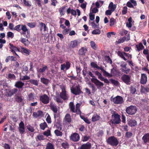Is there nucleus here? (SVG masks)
<instances>
[{
  "label": "nucleus",
  "instance_id": "09e8293b",
  "mask_svg": "<svg viewBox=\"0 0 149 149\" xmlns=\"http://www.w3.org/2000/svg\"><path fill=\"white\" fill-rule=\"evenodd\" d=\"M32 84H33L35 86L38 85V81L35 79H31L29 81Z\"/></svg>",
  "mask_w": 149,
  "mask_h": 149
},
{
  "label": "nucleus",
  "instance_id": "473e14b6",
  "mask_svg": "<svg viewBox=\"0 0 149 149\" xmlns=\"http://www.w3.org/2000/svg\"><path fill=\"white\" fill-rule=\"evenodd\" d=\"M100 117L99 115L97 114L94 115L92 116L91 119L93 122H95L98 120L100 118Z\"/></svg>",
  "mask_w": 149,
  "mask_h": 149
},
{
  "label": "nucleus",
  "instance_id": "f704fd0d",
  "mask_svg": "<svg viewBox=\"0 0 149 149\" xmlns=\"http://www.w3.org/2000/svg\"><path fill=\"white\" fill-rule=\"evenodd\" d=\"M40 128L41 130H44L45 128L48 127L47 123L45 122L41 123L40 125Z\"/></svg>",
  "mask_w": 149,
  "mask_h": 149
},
{
  "label": "nucleus",
  "instance_id": "4d7b16f0",
  "mask_svg": "<svg viewBox=\"0 0 149 149\" xmlns=\"http://www.w3.org/2000/svg\"><path fill=\"white\" fill-rule=\"evenodd\" d=\"M120 70L122 72H124L126 74L129 73L130 71V68H127L126 69H125L123 68H121Z\"/></svg>",
  "mask_w": 149,
  "mask_h": 149
},
{
  "label": "nucleus",
  "instance_id": "c85d7f7f",
  "mask_svg": "<svg viewBox=\"0 0 149 149\" xmlns=\"http://www.w3.org/2000/svg\"><path fill=\"white\" fill-rule=\"evenodd\" d=\"M125 52L118 51L117 52V54L121 58H123L125 61H127V59L125 57Z\"/></svg>",
  "mask_w": 149,
  "mask_h": 149
},
{
  "label": "nucleus",
  "instance_id": "79ce46f5",
  "mask_svg": "<svg viewBox=\"0 0 149 149\" xmlns=\"http://www.w3.org/2000/svg\"><path fill=\"white\" fill-rule=\"evenodd\" d=\"M70 108V111L73 113H75V107L74 103L72 102H70L69 104Z\"/></svg>",
  "mask_w": 149,
  "mask_h": 149
},
{
  "label": "nucleus",
  "instance_id": "72a5a7b5",
  "mask_svg": "<svg viewBox=\"0 0 149 149\" xmlns=\"http://www.w3.org/2000/svg\"><path fill=\"white\" fill-rule=\"evenodd\" d=\"M116 8V6L115 5H113V3L112 2H111L108 7L109 9H111L112 11H114Z\"/></svg>",
  "mask_w": 149,
  "mask_h": 149
},
{
  "label": "nucleus",
  "instance_id": "6e6d98bb",
  "mask_svg": "<svg viewBox=\"0 0 149 149\" xmlns=\"http://www.w3.org/2000/svg\"><path fill=\"white\" fill-rule=\"evenodd\" d=\"M43 134L47 136H50L51 135V132L50 130H47V131L44 132Z\"/></svg>",
  "mask_w": 149,
  "mask_h": 149
},
{
  "label": "nucleus",
  "instance_id": "603ef678",
  "mask_svg": "<svg viewBox=\"0 0 149 149\" xmlns=\"http://www.w3.org/2000/svg\"><path fill=\"white\" fill-rule=\"evenodd\" d=\"M27 129L29 131L31 132H33L35 130L34 129L33 127L31 126L30 125H28L27 127Z\"/></svg>",
  "mask_w": 149,
  "mask_h": 149
},
{
  "label": "nucleus",
  "instance_id": "680f3d73",
  "mask_svg": "<svg viewBox=\"0 0 149 149\" xmlns=\"http://www.w3.org/2000/svg\"><path fill=\"white\" fill-rule=\"evenodd\" d=\"M14 36V34L11 32H8L7 33V36L8 38H12Z\"/></svg>",
  "mask_w": 149,
  "mask_h": 149
},
{
  "label": "nucleus",
  "instance_id": "f8f14e48",
  "mask_svg": "<svg viewBox=\"0 0 149 149\" xmlns=\"http://www.w3.org/2000/svg\"><path fill=\"white\" fill-rule=\"evenodd\" d=\"M39 99L42 102L45 104H48L49 102V97L45 94L40 96Z\"/></svg>",
  "mask_w": 149,
  "mask_h": 149
},
{
  "label": "nucleus",
  "instance_id": "e2e57ef3",
  "mask_svg": "<svg viewBox=\"0 0 149 149\" xmlns=\"http://www.w3.org/2000/svg\"><path fill=\"white\" fill-rule=\"evenodd\" d=\"M125 40L123 38H121L119 39L117 41H116V45H117L123 42Z\"/></svg>",
  "mask_w": 149,
  "mask_h": 149
},
{
  "label": "nucleus",
  "instance_id": "cd10ccee",
  "mask_svg": "<svg viewBox=\"0 0 149 149\" xmlns=\"http://www.w3.org/2000/svg\"><path fill=\"white\" fill-rule=\"evenodd\" d=\"M21 51L22 53L25 54L26 55H28L30 54V50L24 47H21Z\"/></svg>",
  "mask_w": 149,
  "mask_h": 149
},
{
  "label": "nucleus",
  "instance_id": "f3484780",
  "mask_svg": "<svg viewBox=\"0 0 149 149\" xmlns=\"http://www.w3.org/2000/svg\"><path fill=\"white\" fill-rule=\"evenodd\" d=\"M63 122L66 124L70 123L71 122V116L69 114H67L65 115L63 119Z\"/></svg>",
  "mask_w": 149,
  "mask_h": 149
},
{
  "label": "nucleus",
  "instance_id": "1a4fd4ad",
  "mask_svg": "<svg viewBox=\"0 0 149 149\" xmlns=\"http://www.w3.org/2000/svg\"><path fill=\"white\" fill-rule=\"evenodd\" d=\"M131 76L129 75L124 74L121 77V79L127 85L130 84L131 82Z\"/></svg>",
  "mask_w": 149,
  "mask_h": 149
},
{
  "label": "nucleus",
  "instance_id": "4be33fe9",
  "mask_svg": "<svg viewBox=\"0 0 149 149\" xmlns=\"http://www.w3.org/2000/svg\"><path fill=\"white\" fill-rule=\"evenodd\" d=\"M77 40H75L71 41L69 45V47L71 48H74L76 47L79 43L78 42Z\"/></svg>",
  "mask_w": 149,
  "mask_h": 149
},
{
  "label": "nucleus",
  "instance_id": "a19ab883",
  "mask_svg": "<svg viewBox=\"0 0 149 149\" xmlns=\"http://www.w3.org/2000/svg\"><path fill=\"white\" fill-rule=\"evenodd\" d=\"M61 130H56L54 131V133L56 136H61L63 135V133Z\"/></svg>",
  "mask_w": 149,
  "mask_h": 149
},
{
  "label": "nucleus",
  "instance_id": "412c9836",
  "mask_svg": "<svg viewBox=\"0 0 149 149\" xmlns=\"http://www.w3.org/2000/svg\"><path fill=\"white\" fill-rule=\"evenodd\" d=\"M39 26L40 27V31H42L43 29V31H45L47 29V27L46 26L45 24L42 22H40L39 23Z\"/></svg>",
  "mask_w": 149,
  "mask_h": 149
},
{
  "label": "nucleus",
  "instance_id": "774afa93",
  "mask_svg": "<svg viewBox=\"0 0 149 149\" xmlns=\"http://www.w3.org/2000/svg\"><path fill=\"white\" fill-rule=\"evenodd\" d=\"M27 25L31 28H33L36 26V24L33 22H30L27 24Z\"/></svg>",
  "mask_w": 149,
  "mask_h": 149
},
{
  "label": "nucleus",
  "instance_id": "f03ea898",
  "mask_svg": "<svg viewBox=\"0 0 149 149\" xmlns=\"http://www.w3.org/2000/svg\"><path fill=\"white\" fill-rule=\"evenodd\" d=\"M106 141L107 144L112 146H116L119 143V141L114 136L109 137Z\"/></svg>",
  "mask_w": 149,
  "mask_h": 149
},
{
  "label": "nucleus",
  "instance_id": "338daca9",
  "mask_svg": "<svg viewBox=\"0 0 149 149\" xmlns=\"http://www.w3.org/2000/svg\"><path fill=\"white\" fill-rule=\"evenodd\" d=\"M123 38L125 41H127L130 40V34H128L126 36Z\"/></svg>",
  "mask_w": 149,
  "mask_h": 149
},
{
  "label": "nucleus",
  "instance_id": "052dcab7",
  "mask_svg": "<svg viewBox=\"0 0 149 149\" xmlns=\"http://www.w3.org/2000/svg\"><path fill=\"white\" fill-rule=\"evenodd\" d=\"M105 59L107 61L108 63H109L110 64H112V61L109 56H105Z\"/></svg>",
  "mask_w": 149,
  "mask_h": 149
},
{
  "label": "nucleus",
  "instance_id": "37998d69",
  "mask_svg": "<svg viewBox=\"0 0 149 149\" xmlns=\"http://www.w3.org/2000/svg\"><path fill=\"white\" fill-rule=\"evenodd\" d=\"M75 112L77 114H81V112L79 108V104L77 103L76 105V109L75 110Z\"/></svg>",
  "mask_w": 149,
  "mask_h": 149
},
{
  "label": "nucleus",
  "instance_id": "423d86ee",
  "mask_svg": "<svg viewBox=\"0 0 149 149\" xmlns=\"http://www.w3.org/2000/svg\"><path fill=\"white\" fill-rule=\"evenodd\" d=\"M49 107L51 110L54 113V117L55 119L56 118V113H57L58 111V107L56 104L52 102H50Z\"/></svg>",
  "mask_w": 149,
  "mask_h": 149
},
{
  "label": "nucleus",
  "instance_id": "393cba45",
  "mask_svg": "<svg viewBox=\"0 0 149 149\" xmlns=\"http://www.w3.org/2000/svg\"><path fill=\"white\" fill-rule=\"evenodd\" d=\"M9 45L10 46V48L11 49V51L12 52H13V51L18 52H20L19 49L16 47L14 46L13 44H11V43H10Z\"/></svg>",
  "mask_w": 149,
  "mask_h": 149
},
{
  "label": "nucleus",
  "instance_id": "0e129e2a",
  "mask_svg": "<svg viewBox=\"0 0 149 149\" xmlns=\"http://www.w3.org/2000/svg\"><path fill=\"white\" fill-rule=\"evenodd\" d=\"M104 134V132L102 130H100L98 132L97 134L96 135L98 137H100L102 136Z\"/></svg>",
  "mask_w": 149,
  "mask_h": 149
},
{
  "label": "nucleus",
  "instance_id": "5701e85b",
  "mask_svg": "<svg viewBox=\"0 0 149 149\" xmlns=\"http://www.w3.org/2000/svg\"><path fill=\"white\" fill-rule=\"evenodd\" d=\"M18 90L17 88H14L11 90L8 91V95L9 96H11L14 94H15L17 91Z\"/></svg>",
  "mask_w": 149,
  "mask_h": 149
},
{
  "label": "nucleus",
  "instance_id": "58836bf2",
  "mask_svg": "<svg viewBox=\"0 0 149 149\" xmlns=\"http://www.w3.org/2000/svg\"><path fill=\"white\" fill-rule=\"evenodd\" d=\"M91 66L94 68H97V69L100 70L101 69L102 67H99L94 62H92L91 63Z\"/></svg>",
  "mask_w": 149,
  "mask_h": 149
},
{
  "label": "nucleus",
  "instance_id": "bf43d9fd",
  "mask_svg": "<svg viewBox=\"0 0 149 149\" xmlns=\"http://www.w3.org/2000/svg\"><path fill=\"white\" fill-rule=\"evenodd\" d=\"M36 137L38 140L39 141L43 140L45 139L43 135H41L40 134L37 135Z\"/></svg>",
  "mask_w": 149,
  "mask_h": 149
},
{
  "label": "nucleus",
  "instance_id": "b1692460",
  "mask_svg": "<svg viewBox=\"0 0 149 149\" xmlns=\"http://www.w3.org/2000/svg\"><path fill=\"white\" fill-rule=\"evenodd\" d=\"M129 125L130 127H134L137 124L136 121L135 120H130L128 122Z\"/></svg>",
  "mask_w": 149,
  "mask_h": 149
},
{
  "label": "nucleus",
  "instance_id": "7ed1b4c3",
  "mask_svg": "<svg viewBox=\"0 0 149 149\" xmlns=\"http://www.w3.org/2000/svg\"><path fill=\"white\" fill-rule=\"evenodd\" d=\"M112 119L110 121L109 123L111 125L114 124L115 125L118 124L120 123L121 119L120 118V116L118 113H114L111 115Z\"/></svg>",
  "mask_w": 149,
  "mask_h": 149
},
{
  "label": "nucleus",
  "instance_id": "ea45409f",
  "mask_svg": "<svg viewBox=\"0 0 149 149\" xmlns=\"http://www.w3.org/2000/svg\"><path fill=\"white\" fill-rule=\"evenodd\" d=\"M15 100L18 103L21 102L23 99L22 98V96L16 95L15 96Z\"/></svg>",
  "mask_w": 149,
  "mask_h": 149
},
{
  "label": "nucleus",
  "instance_id": "49530a36",
  "mask_svg": "<svg viewBox=\"0 0 149 149\" xmlns=\"http://www.w3.org/2000/svg\"><path fill=\"white\" fill-rule=\"evenodd\" d=\"M90 138V136L88 134H86L82 137V140L83 142L86 141L88 140Z\"/></svg>",
  "mask_w": 149,
  "mask_h": 149
},
{
  "label": "nucleus",
  "instance_id": "4468645a",
  "mask_svg": "<svg viewBox=\"0 0 149 149\" xmlns=\"http://www.w3.org/2000/svg\"><path fill=\"white\" fill-rule=\"evenodd\" d=\"M18 130L19 133L21 134H23L25 132V125L23 122L21 121L19 125Z\"/></svg>",
  "mask_w": 149,
  "mask_h": 149
},
{
  "label": "nucleus",
  "instance_id": "20e7f679",
  "mask_svg": "<svg viewBox=\"0 0 149 149\" xmlns=\"http://www.w3.org/2000/svg\"><path fill=\"white\" fill-rule=\"evenodd\" d=\"M110 100L116 104H121L123 102V98L120 96H117L114 98L112 96L111 97Z\"/></svg>",
  "mask_w": 149,
  "mask_h": 149
},
{
  "label": "nucleus",
  "instance_id": "9b49d317",
  "mask_svg": "<svg viewBox=\"0 0 149 149\" xmlns=\"http://www.w3.org/2000/svg\"><path fill=\"white\" fill-rule=\"evenodd\" d=\"M142 143L145 145H149V133L145 134L142 138Z\"/></svg>",
  "mask_w": 149,
  "mask_h": 149
},
{
  "label": "nucleus",
  "instance_id": "c9c22d12",
  "mask_svg": "<svg viewBox=\"0 0 149 149\" xmlns=\"http://www.w3.org/2000/svg\"><path fill=\"white\" fill-rule=\"evenodd\" d=\"M141 91L142 93H145V92H149V87H144L143 86H141Z\"/></svg>",
  "mask_w": 149,
  "mask_h": 149
},
{
  "label": "nucleus",
  "instance_id": "dca6fc26",
  "mask_svg": "<svg viewBox=\"0 0 149 149\" xmlns=\"http://www.w3.org/2000/svg\"><path fill=\"white\" fill-rule=\"evenodd\" d=\"M91 144L90 143H87L82 145L79 147L77 149H90Z\"/></svg>",
  "mask_w": 149,
  "mask_h": 149
},
{
  "label": "nucleus",
  "instance_id": "13d9d810",
  "mask_svg": "<svg viewBox=\"0 0 149 149\" xmlns=\"http://www.w3.org/2000/svg\"><path fill=\"white\" fill-rule=\"evenodd\" d=\"M61 146L63 148L66 149L68 148L69 144L67 142H65L62 143Z\"/></svg>",
  "mask_w": 149,
  "mask_h": 149
},
{
  "label": "nucleus",
  "instance_id": "f257e3e1",
  "mask_svg": "<svg viewBox=\"0 0 149 149\" xmlns=\"http://www.w3.org/2000/svg\"><path fill=\"white\" fill-rule=\"evenodd\" d=\"M14 30H16L19 32L22 30L23 32V34H25L26 32L27 35L30 36V31L27 28L25 25L19 24L17 25L15 27Z\"/></svg>",
  "mask_w": 149,
  "mask_h": 149
},
{
  "label": "nucleus",
  "instance_id": "7c9ffc66",
  "mask_svg": "<svg viewBox=\"0 0 149 149\" xmlns=\"http://www.w3.org/2000/svg\"><path fill=\"white\" fill-rule=\"evenodd\" d=\"M136 47L137 48V50L138 51H140L143 49H144V47L141 42H140L138 45H136Z\"/></svg>",
  "mask_w": 149,
  "mask_h": 149
},
{
  "label": "nucleus",
  "instance_id": "6ab92c4d",
  "mask_svg": "<svg viewBox=\"0 0 149 149\" xmlns=\"http://www.w3.org/2000/svg\"><path fill=\"white\" fill-rule=\"evenodd\" d=\"M20 42L26 46H28L30 43L28 39L24 38H21Z\"/></svg>",
  "mask_w": 149,
  "mask_h": 149
},
{
  "label": "nucleus",
  "instance_id": "2eb2a0df",
  "mask_svg": "<svg viewBox=\"0 0 149 149\" xmlns=\"http://www.w3.org/2000/svg\"><path fill=\"white\" fill-rule=\"evenodd\" d=\"M147 81V76L146 74L142 73L141 74L140 81V84L144 85L146 84Z\"/></svg>",
  "mask_w": 149,
  "mask_h": 149
},
{
  "label": "nucleus",
  "instance_id": "a211bd4d",
  "mask_svg": "<svg viewBox=\"0 0 149 149\" xmlns=\"http://www.w3.org/2000/svg\"><path fill=\"white\" fill-rule=\"evenodd\" d=\"M87 51L86 48L82 47L79 49V54L81 56H85V54Z\"/></svg>",
  "mask_w": 149,
  "mask_h": 149
},
{
  "label": "nucleus",
  "instance_id": "e433bc0d",
  "mask_svg": "<svg viewBox=\"0 0 149 149\" xmlns=\"http://www.w3.org/2000/svg\"><path fill=\"white\" fill-rule=\"evenodd\" d=\"M6 78L8 79H13V80H15L16 79V76H15L13 74L11 73H9Z\"/></svg>",
  "mask_w": 149,
  "mask_h": 149
},
{
  "label": "nucleus",
  "instance_id": "864d4df0",
  "mask_svg": "<svg viewBox=\"0 0 149 149\" xmlns=\"http://www.w3.org/2000/svg\"><path fill=\"white\" fill-rule=\"evenodd\" d=\"M65 8V6H62L59 9V12L61 15H64L65 13L64 12V10Z\"/></svg>",
  "mask_w": 149,
  "mask_h": 149
},
{
  "label": "nucleus",
  "instance_id": "ddd939ff",
  "mask_svg": "<svg viewBox=\"0 0 149 149\" xmlns=\"http://www.w3.org/2000/svg\"><path fill=\"white\" fill-rule=\"evenodd\" d=\"M70 138L71 141L76 142L79 141L80 140V136L78 133H74L71 135Z\"/></svg>",
  "mask_w": 149,
  "mask_h": 149
},
{
  "label": "nucleus",
  "instance_id": "c03bdc74",
  "mask_svg": "<svg viewBox=\"0 0 149 149\" xmlns=\"http://www.w3.org/2000/svg\"><path fill=\"white\" fill-rule=\"evenodd\" d=\"M40 81L43 84L47 85L49 82V79L44 77L41 78H40Z\"/></svg>",
  "mask_w": 149,
  "mask_h": 149
},
{
  "label": "nucleus",
  "instance_id": "c756f323",
  "mask_svg": "<svg viewBox=\"0 0 149 149\" xmlns=\"http://www.w3.org/2000/svg\"><path fill=\"white\" fill-rule=\"evenodd\" d=\"M67 14L71 13V14L73 15H76V11L73 9H71L70 8H69L67 9Z\"/></svg>",
  "mask_w": 149,
  "mask_h": 149
},
{
  "label": "nucleus",
  "instance_id": "5fc2aeb1",
  "mask_svg": "<svg viewBox=\"0 0 149 149\" xmlns=\"http://www.w3.org/2000/svg\"><path fill=\"white\" fill-rule=\"evenodd\" d=\"M116 22V19H114L113 17H111L110 19V26H113Z\"/></svg>",
  "mask_w": 149,
  "mask_h": 149
},
{
  "label": "nucleus",
  "instance_id": "2f4dec72",
  "mask_svg": "<svg viewBox=\"0 0 149 149\" xmlns=\"http://www.w3.org/2000/svg\"><path fill=\"white\" fill-rule=\"evenodd\" d=\"M100 70L102 72L104 76L110 77H112L113 76V75L112 74H109L106 71L104 70L103 68L102 67Z\"/></svg>",
  "mask_w": 149,
  "mask_h": 149
},
{
  "label": "nucleus",
  "instance_id": "69168bd1",
  "mask_svg": "<svg viewBox=\"0 0 149 149\" xmlns=\"http://www.w3.org/2000/svg\"><path fill=\"white\" fill-rule=\"evenodd\" d=\"M46 121L48 123H51L52 122L50 116L48 114V116L46 119Z\"/></svg>",
  "mask_w": 149,
  "mask_h": 149
},
{
  "label": "nucleus",
  "instance_id": "de8ad7c7",
  "mask_svg": "<svg viewBox=\"0 0 149 149\" xmlns=\"http://www.w3.org/2000/svg\"><path fill=\"white\" fill-rule=\"evenodd\" d=\"M46 149H54V145L50 143H48L46 146Z\"/></svg>",
  "mask_w": 149,
  "mask_h": 149
},
{
  "label": "nucleus",
  "instance_id": "a878e982",
  "mask_svg": "<svg viewBox=\"0 0 149 149\" xmlns=\"http://www.w3.org/2000/svg\"><path fill=\"white\" fill-rule=\"evenodd\" d=\"M98 78L101 81H104V83L108 84H109L110 82L107 79L104 78V77H102L101 74V75H99V76H98Z\"/></svg>",
  "mask_w": 149,
  "mask_h": 149
},
{
  "label": "nucleus",
  "instance_id": "3c124183",
  "mask_svg": "<svg viewBox=\"0 0 149 149\" xmlns=\"http://www.w3.org/2000/svg\"><path fill=\"white\" fill-rule=\"evenodd\" d=\"M133 134L130 132H126L125 134V137L127 139H129L132 136Z\"/></svg>",
  "mask_w": 149,
  "mask_h": 149
},
{
  "label": "nucleus",
  "instance_id": "0eeeda50",
  "mask_svg": "<svg viewBox=\"0 0 149 149\" xmlns=\"http://www.w3.org/2000/svg\"><path fill=\"white\" fill-rule=\"evenodd\" d=\"M70 90L71 93L75 95H79L83 93L79 86H76L74 87H72L71 88Z\"/></svg>",
  "mask_w": 149,
  "mask_h": 149
},
{
  "label": "nucleus",
  "instance_id": "4c0bfd02",
  "mask_svg": "<svg viewBox=\"0 0 149 149\" xmlns=\"http://www.w3.org/2000/svg\"><path fill=\"white\" fill-rule=\"evenodd\" d=\"M48 68L45 65H43V67L42 68H41L39 69L38 70V71L39 72L43 73L45 72V70L47 69Z\"/></svg>",
  "mask_w": 149,
  "mask_h": 149
},
{
  "label": "nucleus",
  "instance_id": "6e6552de",
  "mask_svg": "<svg viewBox=\"0 0 149 149\" xmlns=\"http://www.w3.org/2000/svg\"><path fill=\"white\" fill-rule=\"evenodd\" d=\"M66 93L67 92L65 90V88L64 87H63L62 88V91L60 94V96L64 100H68L69 96Z\"/></svg>",
  "mask_w": 149,
  "mask_h": 149
},
{
  "label": "nucleus",
  "instance_id": "8fccbe9b",
  "mask_svg": "<svg viewBox=\"0 0 149 149\" xmlns=\"http://www.w3.org/2000/svg\"><path fill=\"white\" fill-rule=\"evenodd\" d=\"M101 31L100 30L97 29L93 30L92 32V33L94 35L99 34L101 33Z\"/></svg>",
  "mask_w": 149,
  "mask_h": 149
},
{
  "label": "nucleus",
  "instance_id": "aec40b11",
  "mask_svg": "<svg viewBox=\"0 0 149 149\" xmlns=\"http://www.w3.org/2000/svg\"><path fill=\"white\" fill-rule=\"evenodd\" d=\"M24 84L21 81H19L15 82V86L18 88H22L24 85Z\"/></svg>",
  "mask_w": 149,
  "mask_h": 149
},
{
  "label": "nucleus",
  "instance_id": "bb28decb",
  "mask_svg": "<svg viewBox=\"0 0 149 149\" xmlns=\"http://www.w3.org/2000/svg\"><path fill=\"white\" fill-rule=\"evenodd\" d=\"M43 114V112L41 110H38L37 112H33V116L34 117L36 118L39 117L40 116H41Z\"/></svg>",
  "mask_w": 149,
  "mask_h": 149
},
{
  "label": "nucleus",
  "instance_id": "a18cd8bd",
  "mask_svg": "<svg viewBox=\"0 0 149 149\" xmlns=\"http://www.w3.org/2000/svg\"><path fill=\"white\" fill-rule=\"evenodd\" d=\"M90 45L91 47L94 49H96L97 47V45L95 43L92 41H91L90 42Z\"/></svg>",
  "mask_w": 149,
  "mask_h": 149
},
{
  "label": "nucleus",
  "instance_id": "9d476101",
  "mask_svg": "<svg viewBox=\"0 0 149 149\" xmlns=\"http://www.w3.org/2000/svg\"><path fill=\"white\" fill-rule=\"evenodd\" d=\"M91 81L94 83L97 88L100 89L103 86L104 84L103 83L101 82L96 78H93L91 79Z\"/></svg>",
  "mask_w": 149,
  "mask_h": 149
},
{
  "label": "nucleus",
  "instance_id": "39448f33",
  "mask_svg": "<svg viewBox=\"0 0 149 149\" xmlns=\"http://www.w3.org/2000/svg\"><path fill=\"white\" fill-rule=\"evenodd\" d=\"M137 111V109L136 106L131 105L127 107L126 109L127 113L129 115H132L135 114Z\"/></svg>",
  "mask_w": 149,
  "mask_h": 149
}]
</instances>
